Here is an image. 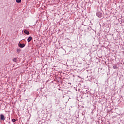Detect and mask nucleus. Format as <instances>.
Segmentation results:
<instances>
[{"mask_svg": "<svg viewBox=\"0 0 124 124\" xmlns=\"http://www.w3.org/2000/svg\"><path fill=\"white\" fill-rule=\"evenodd\" d=\"M96 14V16H97V17L99 18H101V17H102V13H101L100 12H97Z\"/></svg>", "mask_w": 124, "mask_h": 124, "instance_id": "obj_1", "label": "nucleus"}, {"mask_svg": "<svg viewBox=\"0 0 124 124\" xmlns=\"http://www.w3.org/2000/svg\"><path fill=\"white\" fill-rule=\"evenodd\" d=\"M24 33H25L26 34L29 35L30 34V32L28 31V30H25L24 31Z\"/></svg>", "mask_w": 124, "mask_h": 124, "instance_id": "obj_5", "label": "nucleus"}, {"mask_svg": "<svg viewBox=\"0 0 124 124\" xmlns=\"http://www.w3.org/2000/svg\"><path fill=\"white\" fill-rule=\"evenodd\" d=\"M17 52H18V53H19V52H21V49H17Z\"/></svg>", "mask_w": 124, "mask_h": 124, "instance_id": "obj_10", "label": "nucleus"}, {"mask_svg": "<svg viewBox=\"0 0 124 124\" xmlns=\"http://www.w3.org/2000/svg\"><path fill=\"white\" fill-rule=\"evenodd\" d=\"M16 1L17 3H20L22 1V0H16Z\"/></svg>", "mask_w": 124, "mask_h": 124, "instance_id": "obj_8", "label": "nucleus"}, {"mask_svg": "<svg viewBox=\"0 0 124 124\" xmlns=\"http://www.w3.org/2000/svg\"><path fill=\"white\" fill-rule=\"evenodd\" d=\"M13 61L14 62H17V58H14L13 59Z\"/></svg>", "mask_w": 124, "mask_h": 124, "instance_id": "obj_6", "label": "nucleus"}, {"mask_svg": "<svg viewBox=\"0 0 124 124\" xmlns=\"http://www.w3.org/2000/svg\"><path fill=\"white\" fill-rule=\"evenodd\" d=\"M25 46H26V45H25L24 44H20L19 45V47H20V48H24Z\"/></svg>", "mask_w": 124, "mask_h": 124, "instance_id": "obj_3", "label": "nucleus"}, {"mask_svg": "<svg viewBox=\"0 0 124 124\" xmlns=\"http://www.w3.org/2000/svg\"><path fill=\"white\" fill-rule=\"evenodd\" d=\"M32 39V37H31V36L29 37V38L27 39L28 42H31V41Z\"/></svg>", "mask_w": 124, "mask_h": 124, "instance_id": "obj_4", "label": "nucleus"}, {"mask_svg": "<svg viewBox=\"0 0 124 124\" xmlns=\"http://www.w3.org/2000/svg\"><path fill=\"white\" fill-rule=\"evenodd\" d=\"M0 119L1 121H4L5 120V117H4V115H3V114H0Z\"/></svg>", "mask_w": 124, "mask_h": 124, "instance_id": "obj_2", "label": "nucleus"}, {"mask_svg": "<svg viewBox=\"0 0 124 124\" xmlns=\"http://www.w3.org/2000/svg\"><path fill=\"white\" fill-rule=\"evenodd\" d=\"M12 122H13V123H15V122H16V119H12Z\"/></svg>", "mask_w": 124, "mask_h": 124, "instance_id": "obj_9", "label": "nucleus"}, {"mask_svg": "<svg viewBox=\"0 0 124 124\" xmlns=\"http://www.w3.org/2000/svg\"><path fill=\"white\" fill-rule=\"evenodd\" d=\"M113 69H117V65H116L115 64L113 65Z\"/></svg>", "mask_w": 124, "mask_h": 124, "instance_id": "obj_7", "label": "nucleus"}]
</instances>
